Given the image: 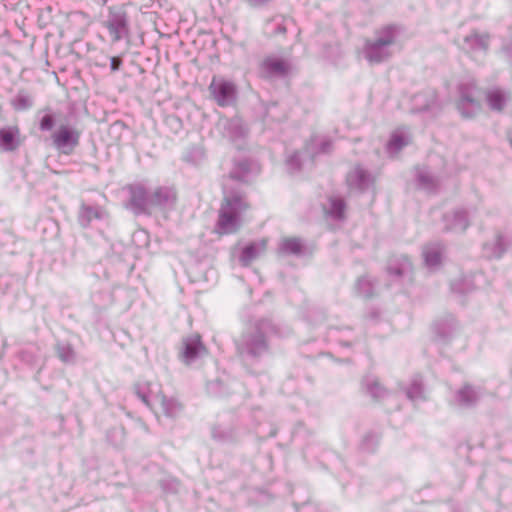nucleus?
Wrapping results in <instances>:
<instances>
[{
  "instance_id": "473e14b6",
  "label": "nucleus",
  "mask_w": 512,
  "mask_h": 512,
  "mask_svg": "<svg viewBox=\"0 0 512 512\" xmlns=\"http://www.w3.org/2000/svg\"><path fill=\"white\" fill-rule=\"evenodd\" d=\"M57 354L63 362H72L74 360V351L67 344H58Z\"/></svg>"
},
{
  "instance_id": "2f4dec72",
  "label": "nucleus",
  "mask_w": 512,
  "mask_h": 512,
  "mask_svg": "<svg viewBox=\"0 0 512 512\" xmlns=\"http://www.w3.org/2000/svg\"><path fill=\"white\" fill-rule=\"evenodd\" d=\"M357 293L364 297L372 295V284L367 277H361L356 282Z\"/></svg>"
},
{
  "instance_id": "20e7f679",
  "label": "nucleus",
  "mask_w": 512,
  "mask_h": 512,
  "mask_svg": "<svg viewBox=\"0 0 512 512\" xmlns=\"http://www.w3.org/2000/svg\"><path fill=\"white\" fill-rule=\"evenodd\" d=\"M81 132L69 123L59 124L51 134L53 147L64 155H71L79 145Z\"/></svg>"
},
{
  "instance_id": "6ab92c4d",
  "label": "nucleus",
  "mask_w": 512,
  "mask_h": 512,
  "mask_svg": "<svg viewBox=\"0 0 512 512\" xmlns=\"http://www.w3.org/2000/svg\"><path fill=\"white\" fill-rule=\"evenodd\" d=\"M106 212L99 206L82 204L78 212V221L82 227H87L94 219H103Z\"/></svg>"
},
{
  "instance_id": "c85d7f7f",
  "label": "nucleus",
  "mask_w": 512,
  "mask_h": 512,
  "mask_svg": "<svg viewBox=\"0 0 512 512\" xmlns=\"http://www.w3.org/2000/svg\"><path fill=\"white\" fill-rule=\"evenodd\" d=\"M283 253L298 255L302 250V242L299 238H284L280 244Z\"/></svg>"
},
{
  "instance_id": "393cba45",
  "label": "nucleus",
  "mask_w": 512,
  "mask_h": 512,
  "mask_svg": "<svg viewBox=\"0 0 512 512\" xmlns=\"http://www.w3.org/2000/svg\"><path fill=\"white\" fill-rule=\"evenodd\" d=\"M288 64L275 57L267 58L263 62V69L269 76H284L288 71Z\"/></svg>"
},
{
  "instance_id": "7c9ffc66",
  "label": "nucleus",
  "mask_w": 512,
  "mask_h": 512,
  "mask_svg": "<svg viewBox=\"0 0 512 512\" xmlns=\"http://www.w3.org/2000/svg\"><path fill=\"white\" fill-rule=\"evenodd\" d=\"M388 270L390 274H395L398 277L409 276L412 271V264L407 257L403 256L400 259L398 268H394L393 264L391 263Z\"/></svg>"
},
{
  "instance_id": "bb28decb",
  "label": "nucleus",
  "mask_w": 512,
  "mask_h": 512,
  "mask_svg": "<svg viewBox=\"0 0 512 512\" xmlns=\"http://www.w3.org/2000/svg\"><path fill=\"white\" fill-rule=\"evenodd\" d=\"M345 204L341 198L331 197L325 211L332 218L340 220L344 215Z\"/></svg>"
},
{
  "instance_id": "5701e85b",
  "label": "nucleus",
  "mask_w": 512,
  "mask_h": 512,
  "mask_svg": "<svg viewBox=\"0 0 512 512\" xmlns=\"http://www.w3.org/2000/svg\"><path fill=\"white\" fill-rule=\"evenodd\" d=\"M266 240L262 239L246 246L241 254L240 261L244 266L250 265L266 250Z\"/></svg>"
},
{
  "instance_id": "cd10ccee",
  "label": "nucleus",
  "mask_w": 512,
  "mask_h": 512,
  "mask_svg": "<svg viewBox=\"0 0 512 512\" xmlns=\"http://www.w3.org/2000/svg\"><path fill=\"white\" fill-rule=\"evenodd\" d=\"M478 392H476L471 386H464L457 393V401L462 406H471L478 399Z\"/></svg>"
},
{
  "instance_id": "37998d69",
  "label": "nucleus",
  "mask_w": 512,
  "mask_h": 512,
  "mask_svg": "<svg viewBox=\"0 0 512 512\" xmlns=\"http://www.w3.org/2000/svg\"><path fill=\"white\" fill-rule=\"evenodd\" d=\"M239 178H241L242 180H246L245 176H239Z\"/></svg>"
},
{
  "instance_id": "b1692460",
  "label": "nucleus",
  "mask_w": 512,
  "mask_h": 512,
  "mask_svg": "<svg viewBox=\"0 0 512 512\" xmlns=\"http://www.w3.org/2000/svg\"><path fill=\"white\" fill-rule=\"evenodd\" d=\"M442 246L438 243L429 244L423 249V256L425 264L430 269H435L441 263L442 258Z\"/></svg>"
},
{
  "instance_id": "f03ea898",
  "label": "nucleus",
  "mask_w": 512,
  "mask_h": 512,
  "mask_svg": "<svg viewBox=\"0 0 512 512\" xmlns=\"http://www.w3.org/2000/svg\"><path fill=\"white\" fill-rule=\"evenodd\" d=\"M102 26L107 29L112 43L128 38L130 35V21L125 5L116 4L107 7Z\"/></svg>"
},
{
  "instance_id": "4be33fe9",
  "label": "nucleus",
  "mask_w": 512,
  "mask_h": 512,
  "mask_svg": "<svg viewBox=\"0 0 512 512\" xmlns=\"http://www.w3.org/2000/svg\"><path fill=\"white\" fill-rule=\"evenodd\" d=\"M511 99V93L502 89H492L487 93V102L490 108L495 111H502Z\"/></svg>"
},
{
  "instance_id": "aec40b11",
  "label": "nucleus",
  "mask_w": 512,
  "mask_h": 512,
  "mask_svg": "<svg viewBox=\"0 0 512 512\" xmlns=\"http://www.w3.org/2000/svg\"><path fill=\"white\" fill-rule=\"evenodd\" d=\"M446 229L454 232H463L468 226V213L465 210H457L444 217Z\"/></svg>"
},
{
  "instance_id": "9d476101",
  "label": "nucleus",
  "mask_w": 512,
  "mask_h": 512,
  "mask_svg": "<svg viewBox=\"0 0 512 512\" xmlns=\"http://www.w3.org/2000/svg\"><path fill=\"white\" fill-rule=\"evenodd\" d=\"M375 177L360 166H354L346 176V182L352 192H364L370 189Z\"/></svg>"
},
{
  "instance_id": "f8f14e48",
  "label": "nucleus",
  "mask_w": 512,
  "mask_h": 512,
  "mask_svg": "<svg viewBox=\"0 0 512 512\" xmlns=\"http://www.w3.org/2000/svg\"><path fill=\"white\" fill-rule=\"evenodd\" d=\"M457 108L467 118L473 117L480 111L481 105L476 97V88L471 90L460 89V99L457 103Z\"/></svg>"
},
{
  "instance_id": "39448f33",
  "label": "nucleus",
  "mask_w": 512,
  "mask_h": 512,
  "mask_svg": "<svg viewBox=\"0 0 512 512\" xmlns=\"http://www.w3.org/2000/svg\"><path fill=\"white\" fill-rule=\"evenodd\" d=\"M210 93L221 107L231 106L236 101V86L233 82L214 77L209 85Z\"/></svg>"
},
{
  "instance_id": "6e6552de",
  "label": "nucleus",
  "mask_w": 512,
  "mask_h": 512,
  "mask_svg": "<svg viewBox=\"0 0 512 512\" xmlns=\"http://www.w3.org/2000/svg\"><path fill=\"white\" fill-rule=\"evenodd\" d=\"M237 347L242 355L258 357L266 352L267 344L264 335L260 331L245 333L237 342Z\"/></svg>"
},
{
  "instance_id": "e433bc0d",
  "label": "nucleus",
  "mask_w": 512,
  "mask_h": 512,
  "mask_svg": "<svg viewBox=\"0 0 512 512\" xmlns=\"http://www.w3.org/2000/svg\"><path fill=\"white\" fill-rule=\"evenodd\" d=\"M497 250L493 253V256L494 257H500L501 254L503 253L504 251V248H503V243H502V238L501 237H498L497 238Z\"/></svg>"
},
{
  "instance_id": "f257e3e1",
  "label": "nucleus",
  "mask_w": 512,
  "mask_h": 512,
  "mask_svg": "<svg viewBox=\"0 0 512 512\" xmlns=\"http://www.w3.org/2000/svg\"><path fill=\"white\" fill-rule=\"evenodd\" d=\"M248 205L240 195L225 196L219 211L217 229L220 234L235 233L243 223Z\"/></svg>"
},
{
  "instance_id": "423d86ee",
  "label": "nucleus",
  "mask_w": 512,
  "mask_h": 512,
  "mask_svg": "<svg viewBox=\"0 0 512 512\" xmlns=\"http://www.w3.org/2000/svg\"><path fill=\"white\" fill-rule=\"evenodd\" d=\"M330 143L323 137L314 136L311 141L306 145L303 152H295L287 159V166L291 172L302 168L303 158L309 156V161L312 156L319 152L328 151Z\"/></svg>"
},
{
  "instance_id": "c9c22d12",
  "label": "nucleus",
  "mask_w": 512,
  "mask_h": 512,
  "mask_svg": "<svg viewBox=\"0 0 512 512\" xmlns=\"http://www.w3.org/2000/svg\"><path fill=\"white\" fill-rule=\"evenodd\" d=\"M370 391V394L376 398V399H380L382 397H384V395L386 394V391L385 389L377 382H375L369 389Z\"/></svg>"
},
{
  "instance_id": "f704fd0d",
  "label": "nucleus",
  "mask_w": 512,
  "mask_h": 512,
  "mask_svg": "<svg viewBox=\"0 0 512 512\" xmlns=\"http://www.w3.org/2000/svg\"><path fill=\"white\" fill-rule=\"evenodd\" d=\"M54 126V118L50 114H45L39 123V128L41 131H50Z\"/></svg>"
},
{
  "instance_id": "a211bd4d",
  "label": "nucleus",
  "mask_w": 512,
  "mask_h": 512,
  "mask_svg": "<svg viewBox=\"0 0 512 512\" xmlns=\"http://www.w3.org/2000/svg\"><path fill=\"white\" fill-rule=\"evenodd\" d=\"M137 395L143 401V403L153 409V407L156 406V401L154 398L158 395L164 394L162 393L160 385L156 382H153L143 385L140 384L137 388Z\"/></svg>"
},
{
  "instance_id": "c756f323",
  "label": "nucleus",
  "mask_w": 512,
  "mask_h": 512,
  "mask_svg": "<svg viewBox=\"0 0 512 512\" xmlns=\"http://www.w3.org/2000/svg\"><path fill=\"white\" fill-rule=\"evenodd\" d=\"M406 395L412 402L425 399L424 392L422 390L421 378L417 377L412 381L411 386L406 392Z\"/></svg>"
},
{
  "instance_id": "dca6fc26",
  "label": "nucleus",
  "mask_w": 512,
  "mask_h": 512,
  "mask_svg": "<svg viewBox=\"0 0 512 512\" xmlns=\"http://www.w3.org/2000/svg\"><path fill=\"white\" fill-rule=\"evenodd\" d=\"M411 142V134L408 128L399 127L393 131L391 134L390 140L387 143V153L394 157L396 156L402 148L410 144Z\"/></svg>"
},
{
  "instance_id": "58836bf2",
  "label": "nucleus",
  "mask_w": 512,
  "mask_h": 512,
  "mask_svg": "<svg viewBox=\"0 0 512 512\" xmlns=\"http://www.w3.org/2000/svg\"><path fill=\"white\" fill-rule=\"evenodd\" d=\"M226 125H229L230 127H233V128H239V121L238 120H233V121L223 120V121L219 122V126H226Z\"/></svg>"
},
{
  "instance_id": "ddd939ff",
  "label": "nucleus",
  "mask_w": 512,
  "mask_h": 512,
  "mask_svg": "<svg viewBox=\"0 0 512 512\" xmlns=\"http://www.w3.org/2000/svg\"><path fill=\"white\" fill-rule=\"evenodd\" d=\"M23 142L18 126H5L0 128V151L12 152L17 150Z\"/></svg>"
},
{
  "instance_id": "2eb2a0df",
  "label": "nucleus",
  "mask_w": 512,
  "mask_h": 512,
  "mask_svg": "<svg viewBox=\"0 0 512 512\" xmlns=\"http://www.w3.org/2000/svg\"><path fill=\"white\" fill-rule=\"evenodd\" d=\"M411 142V134L408 128L399 127L393 131L391 134L390 140L387 143V153L394 157L396 156L402 148L410 144Z\"/></svg>"
},
{
  "instance_id": "79ce46f5",
  "label": "nucleus",
  "mask_w": 512,
  "mask_h": 512,
  "mask_svg": "<svg viewBox=\"0 0 512 512\" xmlns=\"http://www.w3.org/2000/svg\"><path fill=\"white\" fill-rule=\"evenodd\" d=\"M507 49V53L512 57V47L511 48H506Z\"/></svg>"
},
{
  "instance_id": "1a4fd4ad",
  "label": "nucleus",
  "mask_w": 512,
  "mask_h": 512,
  "mask_svg": "<svg viewBox=\"0 0 512 512\" xmlns=\"http://www.w3.org/2000/svg\"><path fill=\"white\" fill-rule=\"evenodd\" d=\"M207 353L198 334L190 335L183 339L182 349L179 354L180 359L186 365L193 364L197 359L202 358Z\"/></svg>"
},
{
  "instance_id": "412c9836",
  "label": "nucleus",
  "mask_w": 512,
  "mask_h": 512,
  "mask_svg": "<svg viewBox=\"0 0 512 512\" xmlns=\"http://www.w3.org/2000/svg\"><path fill=\"white\" fill-rule=\"evenodd\" d=\"M436 100V93L433 89L427 88L423 92L412 97V111L422 112L429 109Z\"/></svg>"
},
{
  "instance_id": "72a5a7b5",
  "label": "nucleus",
  "mask_w": 512,
  "mask_h": 512,
  "mask_svg": "<svg viewBox=\"0 0 512 512\" xmlns=\"http://www.w3.org/2000/svg\"><path fill=\"white\" fill-rule=\"evenodd\" d=\"M419 185L426 190H430L433 187V178L427 172H420L418 175Z\"/></svg>"
},
{
  "instance_id": "f3484780",
  "label": "nucleus",
  "mask_w": 512,
  "mask_h": 512,
  "mask_svg": "<svg viewBox=\"0 0 512 512\" xmlns=\"http://www.w3.org/2000/svg\"><path fill=\"white\" fill-rule=\"evenodd\" d=\"M156 406L153 410L163 413L166 417L175 418L182 412V404L175 398H167L165 395H158L154 398Z\"/></svg>"
},
{
  "instance_id": "7ed1b4c3",
  "label": "nucleus",
  "mask_w": 512,
  "mask_h": 512,
  "mask_svg": "<svg viewBox=\"0 0 512 512\" xmlns=\"http://www.w3.org/2000/svg\"><path fill=\"white\" fill-rule=\"evenodd\" d=\"M394 42V29L386 27L377 33L375 39L365 42L363 55L370 64H378L391 56V46Z\"/></svg>"
},
{
  "instance_id": "4c0bfd02",
  "label": "nucleus",
  "mask_w": 512,
  "mask_h": 512,
  "mask_svg": "<svg viewBox=\"0 0 512 512\" xmlns=\"http://www.w3.org/2000/svg\"><path fill=\"white\" fill-rule=\"evenodd\" d=\"M121 64H122L121 59H119L117 57L111 58L110 66H111L112 71H117L120 68Z\"/></svg>"
},
{
  "instance_id": "a878e982",
  "label": "nucleus",
  "mask_w": 512,
  "mask_h": 512,
  "mask_svg": "<svg viewBox=\"0 0 512 512\" xmlns=\"http://www.w3.org/2000/svg\"><path fill=\"white\" fill-rule=\"evenodd\" d=\"M11 104L17 111H25L33 106V97L27 91H19L12 99Z\"/></svg>"
},
{
  "instance_id": "0eeeda50",
  "label": "nucleus",
  "mask_w": 512,
  "mask_h": 512,
  "mask_svg": "<svg viewBox=\"0 0 512 512\" xmlns=\"http://www.w3.org/2000/svg\"><path fill=\"white\" fill-rule=\"evenodd\" d=\"M460 46L474 61L481 62L489 46V36L487 34L471 32L463 38Z\"/></svg>"
},
{
  "instance_id": "4468645a",
  "label": "nucleus",
  "mask_w": 512,
  "mask_h": 512,
  "mask_svg": "<svg viewBox=\"0 0 512 512\" xmlns=\"http://www.w3.org/2000/svg\"><path fill=\"white\" fill-rule=\"evenodd\" d=\"M130 194V207L136 214L151 213L150 194L142 186L131 187Z\"/></svg>"
},
{
  "instance_id": "9b49d317",
  "label": "nucleus",
  "mask_w": 512,
  "mask_h": 512,
  "mask_svg": "<svg viewBox=\"0 0 512 512\" xmlns=\"http://www.w3.org/2000/svg\"><path fill=\"white\" fill-rule=\"evenodd\" d=\"M151 213L170 211L176 202V194L172 189L159 188L150 194Z\"/></svg>"
},
{
  "instance_id": "ea45409f",
  "label": "nucleus",
  "mask_w": 512,
  "mask_h": 512,
  "mask_svg": "<svg viewBox=\"0 0 512 512\" xmlns=\"http://www.w3.org/2000/svg\"><path fill=\"white\" fill-rule=\"evenodd\" d=\"M270 0H247V2L254 7L262 6L268 3Z\"/></svg>"
},
{
  "instance_id": "a19ab883",
  "label": "nucleus",
  "mask_w": 512,
  "mask_h": 512,
  "mask_svg": "<svg viewBox=\"0 0 512 512\" xmlns=\"http://www.w3.org/2000/svg\"><path fill=\"white\" fill-rule=\"evenodd\" d=\"M508 140L512 146V129L508 132Z\"/></svg>"
}]
</instances>
